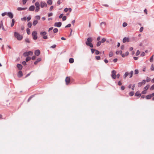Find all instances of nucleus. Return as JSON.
<instances>
[{"label": "nucleus", "instance_id": "nucleus-1", "mask_svg": "<svg viewBox=\"0 0 154 154\" xmlns=\"http://www.w3.org/2000/svg\"><path fill=\"white\" fill-rule=\"evenodd\" d=\"M14 33L15 37L18 40L20 41L23 38V36L20 35L19 33L16 32H14Z\"/></svg>", "mask_w": 154, "mask_h": 154}, {"label": "nucleus", "instance_id": "nucleus-2", "mask_svg": "<svg viewBox=\"0 0 154 154\" xmlns=\"http://www.w3.org/2000/svg\"><path fill=\"white\" fill-rule=\"evenodd\" d=\"M111 73V76L112 79H115L116 77V71L113 70L112 71Z\"/></svg>", "mask_w": 154, "mask_h": 154}, {"label": "nucleus", "instance_id": "nucleus-3", "mask_svg": "<svg viewBox=\"0 0 154 154\" xmlns=\"http://www.w3.org/2000/svg\"><path fill=\"white\" fill-rule=\"evenodd\" d=\"M37 33L35 31H33L32 33V35L33 37V39L34 40H36L37 38Z\"/></svg>", "mask_w": 154, "mask_h": 154}, {"label": "nucleus", "instance_id": "nucleus-4", "mask_svg": "<svg viewBox=\"0 0 154 154\" xmlns=\"http://www.w3.org/2000/svg\"><path fill=\"white\" fill-rule=\"evenodd\" d=\"M93 41L91 37H89L87 39V41L85 43L86 45L88 44L91 43Z\"/></svg>", "mask_w": 154, "mask_h": 154}, {"label": "nucleus", "instance_id": "nucleus-5", "mask_svg": "<svg viewBox=\"0 0 154 154\" xmlns=\"http://www.w3.org/2000/svg\"><path fill=\"white\" fill-rule=\"evenodd\" d=\"M62 25V23L60 22H56L54 23V26L55 27H60Z\"/></svg>", "mask_w": 154, "mask_h": 154}, {"label": "nucleus", "instance_id": "nucleus-6", "mask_svg": "<svg viewBox=\"0 0 154 154\" xmlns=\"http://www.w3.org/2000/svg\"><path fill=\"white\" fill-rule=\"evenodd\" d=\"M40 6L42 8H43L44 7H47V5L46 3L41 2H40Z\"/></svg>", "mask_w": 154, "mask_h": 154}, {"label": "nucleus", "instance_id": "nucleus-7", "mask_svg": "<svg viewBox=\"0 0 154 154\" xmlns=\"http://www.w3.org/2000/svg\"><path fill=\"white\" fill-rule=\"evenodd\" d=\"M106 23L105 22H102L100 24L101 28L102 29L104 28L106 26Z\"/></svg>", "mask_w": 154, "mask_h": 154}, {"label": "nucleus", "instance_id": "nucleus-8", "mask_svg": "<svg viewBox=\"0 0 154 154\" xmlns=\"http://www.w3.org/2000/svg\"><path fill=\"white\" fill-rule=\"evenodd\" d=\"M70 81V78L69 77H67L65 79V82H66V84L68 85Z\"/></svg>", "mask_w": 154, "mask_h": 154}, {"label": "nucleus", "instance_id": "nucleus-9", "mask_svg": "<svg viewBox=\"0 0 154 154\" xmlns=\"http://www.w3.org/2000/svg\"><path fill=\"white\" fill-rule=\"evenodd\" d=\"M40 53V51L39 50H37L35 51V54L36 56H38Z\"/></svg>", "mask_w": 154, "mask_h": 154}, {"label": "nucleus", "instance_id": "nucleus-10", "mask_svg": "<svg viewBox=\"0 0 154 154\" xmlns=\"http://www.w3.org/2000/svg\"><path fill=\"white\" fill-rule=\"evenodd\" d=\"M122 42L124 43L126 42H129V39L128 38L125 37L123 39Z\"/></svg>", "mask_w": 154, "mask_h": 154}, {"label": "nucleus", "instance_id": "nucleus-11", "mask_svg": "<svg viewBox=\"0 0 154 154\" xmlns=\"http://www.w3.org/2000/svg\"><path fill=\"white\" fill-rule=\"evenodd\" d=\"M8 15L11 18H12L13 17V15L11 12H8Z\"/></svg>", "mask_w": 154, "mask_h": 154}, {"label": "nucleus", "instance_id": "nucleus-12", "mask_svg": "<svg viewBox=\"0 0 154 154\" xmlns=\"http://www.w3.org/2000/svg\"><path fill=\"white\" fill-rule=\"evenodd\" d=\"M35 9V6L34 5H32L30 6L29 9V11H32L34 10Z\"/></svg>", "mask_w": 154, "mask_h": 154}, {"label": "nucleus", "instance_id": "nucleus-13", "mask_svg": "<svg viewBox=\"0 0 154 154\" xmlns=\"http://www.w3.org/2000/svg\"><path fill=\"white\" fill-rule=\"evenodd\" d=\"M17 68L21 70L23 68L21 64H17Z\"/></svg>", "mask_w": 154, "mask_h": 154}, {"label": "nucleus", "instance_id": "nucleus-14", "mask_svg": "<svg viewBox=\"0 0 154 154\" xmlns=\"http://www.w3.org/2000/svg\"><path fill=\"white\" fill-rule=\"evenodd\" d=\"M23 75V73L21 71H19L18 73L17 76L19 77H22Z\"/></svg>", "mask_w": 154, "mask_h": 154}, {"label": "nucleus", "instance_id": "nucleus-15", "mask_svg": "<svg viewBox=\"0 0 154 154\" xmlns=\"http://www.w3.org/2000/svg\"><path fill=\"white\" fill-rule=\"evenodd\" d=\"M26 9H27L26 8H21V7H18L17 8V10L19 11H20L24 10H26Z\"/></svg>", "mask_w": 154, "mask_h": 154}, {"label": "nucleus", "instance_id": "nucleus-16", "mask_svg": "<svg viewBox=\"0 0 154 154\" xmlns=\"http://www.w3.org/2000/svg\"><path fill=\"white\" fill-rule=\"evenodd\" d=\"M135 95L136 96L140 97L141 96V94L140 93L139 91H137L135 93Z\"/></svg>", "mask_w": 154, "mask_h": 154}, {"label": "nucleus", "instance_id": "nucleus-17", "mask_svg": "<svg viewBox=\"0 0 154 154\" xmlns=\"http://www.w3.org/2000/svg\"><path fill=\"white\" fill-rule=\"evenodd\" d=\"M46 34V32L45 31L41 32H40V35L42 36H44Z\"/></svg>", "mask_w": 154, "mask_h": 154}, {"label": "nucleus", "instance_id": "nucleus-18", "mask_svg": "<svg viewBox=\"0 0 154 154\" xmlns=\"http://www.w3.org/2000/svg\"><path fill=\"white\" fill-rule=\"evenodd\" d=\"M129 74V73L128 72H126L123 76L124 78L125 79Z\"/></svg>", "mask_w": 154, "mask_h": 154}, {"label": "nucleus", "instance_id": "nucleus-19", "mask_svg": "<svg viewBox=\"0 0 154 154\" xmlns=\"http://www.w3.org/2000/svg\"><path fill=\"white\" fill-rule=\"evenodd\" d=\"M69 61L70 63H73L74 62V60L73 58H70L69 60Z\"/></svg>", "mask_w": 154, "mask_h": 154}, {"label": "nucleus", "instance_id": "nucleus-20", "mask_svg": "<svg viewBox=\"0 0 154 154\" xmlns=\"http://www.w3.org/2000/svg\"><path fill=\"white\" fill-rule=\"evenodd\" d=\"M49 35L50 36V38H53L54 37V35L53 34L52 32H50L49 33Z\"/></svg>", "mask_w": 154, "mask_h": 154}, {"label": "nucleus", "instance_id": "nucleus-21", "mask_svg": "<svg viewBox=\"0 0 154 154\" xmlns=\"http://www.w3.org/2000/svg\"><path fill=\"white\" fill-rule=\"evenodd\" d=\"M14 22H15L14 20V19H12V22H11V27H12L14 26Z\"/></svg>", "mask_w": 154, "mask_h": 154}, {"label": "nucleus", "instance_id": "nucleus-22", "mask_svg": "<svg viewBox=\"0 0 154 154\" xmlns=\"http://www.w3.org/2000/svg\"><path fill=\"white\" fill-rule=\"evenodd\" d=\"M38 21L37 20H35L33 21L32 24L34 26H35L38 23Z\"/></svg>", "mask_w": 154, "mask_h": 154}, {"label": "nucleus", "instance_id": "nucleus-23", "mask_svg": "<svg viewBox=\"0 0 154 154\" xmlns=\"http://www.w3.org/2000/svg\"><path fill=\"white\" fill-rule=\"evenodd\" d=\"M151 97V96L150 94L147 95L146 97V98L147 99H150Z\"/></svg>", "mask_w": 154, "mask_h": 154}, {"label": "nucleus", "instance_id": "nucleus-24", "mask_svg": "<svg viewBox=\"0 0 154 154\" xmlns=\"http://www.w3.org/2000/svg\"><path fill=\"white\" fill-rule=\"evenodd\" d=\"M133 74V72L132 70L129 73V74H130L129 78H131L132 77Z\"/></svg>", "mask_w": 154, "mask_h": 154}, {"label": "nucleus", "instance_id": "nucleus-25", "mask_svg": "<svg viewBox=\"0 0 154 154\" xmlns=\"http://www.w3.org/2000/svg\"><path fill=\"white\" fill-rule=\"evenodd\" d=\"M149 85H147L144 88V89L146 91L149 88Z\"/></svg>", "mask_w": 154, "mask_h": 154}, {"label": "nucleus", "instance_id": "nucleus-26", "mask_svg": "<svg viewBox=\"0 0 154 154\" xmlns=\"http://www.w3.org/2000/svg\"><path fill=\"white\" fill-rule=\"evenodd\" d=\"M86 45L87 46H89L91 48H93V45L91 43H89V44H87V45Z\"/></svg>", "mask_w": 154, "mask_h": 154}, {"label": "nucleus", "instance_id": "nucleus-27", "mask_svg": "<svg viewBox=\"0 0 154 154\" xmlns=\"http://www.w3.org/2000/svg\"><path fill=\"white\" fill-rule=\"evenodd\" d=\"M47 3L49 5H51L52 3V2L51 0H49L47 1Z\"/></svg>", "mask_w": 154, "mask_h": 154}, {"label": "nucleus", "instance_id": "nucleus-28", "mask_svg": "<svg viewBox=\"0 0 154 154\" xmlns=\"http://www.w3.org/2000/svg\"><path fill=\"white\" fill-rule=\"evenodd\" d=\"M28 56L29 55H32L33 54V52L31 51H29L27 52Z\"/></svg>", "mask_w": 154, "mask_h": 154}, {"label": "nucleus", "instance_id": "nucleus-29", "mask_svg": "<svg viewBox=\"0 0 154 154\" xmlns=\"http://www.w3.org/2000/svg\"><path fill=\"white\" fill-rule=\"evenodd\" d=\"M134 94V92L133 91H131L129 93V95L131 96H132Z\"/></svg>", "mask_w": 154, "mask_h": 154}, {"label": "nucleus", "instance_id": "nucleus-30", "mask_svg": "<svg viewBox=\"0 0 154 154\" xmlns=\"http://www.w3.org/2000/svg\"><path fill=\"white\" fill-rule=\"evenodd\" d=\"M32 25V23L30 22H29L27 24V26L28 27H29V28L31 27Z\"/></svg>", "mask_w": 154, "mask_h": 154}, {"label": "nucleus", "instance_id": "nucleus-31", "mask_svg": "<svg viewBox=\"0 0 154 154\" xmlns=\"http://www.w3.org/2000/svg\"><path fill=\"white\" fill-rule=\"evenodd\" d=\"M101 43V41H98L97 43V44H96L97 46V47L99 46L100 45Z\"/></svg>", "mask_w": 154, "mask_h": 154}, {"label": "nucleus", "instance_id": "nucleus-32", "mask_svg": "<svg viewBox=\"0 0 154 154\" xmlns=\"http://www.w3.org/2000/svg\"><path fill=\"white\" fill-rule=\"evenodd\" d=\"M36 7H40V4L38 2H36L35 4Z\"/></svg>", "mask_w": 154, "mask_h": 154}, {"label": "nucleus", "instance_id": "nucleus-33", "mask_svg": "<svg viewBox=\"0 0 154 154\" xmlns=\"http://www.w3.org/2000/svg\"><path fill=\"white\" fill-rule=\"evenodd\" d=\"M53 31L54 33H56L58 32V29L57 28H54Z\"/></svg>", "mask_w": 154, "mask_h": 154}, {"label": "nucleus", "instance_id": "nucleus-34", "mask_svg": "<svg viewBox=\"0 0 154 154\" xmlns=\"http://www.w3.org/2000/svg\"><path fill=\"white\" fill-rule=\"evenodd\" d=\"M26 32L28 35L30 34V30L29 29V28H27L26 29Z\"/></svg>", "mask_w": 154, "mask_h": 154}, {"label": "nucleus", "instance_id": "nucleus-35", "mask_svg": "<svg viewBox=\"0 0 154 154\" xmlns=\"http://www.w3.org/2000/svg\"><path fill=\"white\" fill-rule=\"evenodd\" d=\"M106 39L105 38H103L102 40L101 41V42L102 43L106 41Z\"/></svg>", "mask_w": 154, "mask_h": 154}, {"label": "nucleus", "instance_id": "nucleus-36", "mask_svg": "<svg viewBox=\"0 0 154 154\" xmlns=\"http://www.w3.org/2000/svg\"><path fill=\"white\" fill-rule=\"evenodd\" d=\"M40 9L39 7H36V9H35V11L37 12H38Z\"/></svg>", "mask_w": 154, "mask_h": 154}, {"label": "nucleus", "instance_id": "nucleus-37", "mask_svg": "<svg viewBox=\"0 0 154 154\" xmlns=\"http://www.w3.org/2000/svg\"><path fill=\"white\" fill-rule=\"evenodd\" d=\"M113 55V53L112 52H110L109 54V57H112Z\"/></svg>", "mask_w": 154, "mask_h": 154}, {"label": "nucleus", "instance_id": "nucleus-38", "mask_svg": "<svg viewBox=\"0 0 154 154\" xmlns=\"http://www.w3.org/2000/svg\"><path fill=\"white\" fill-rule=\"evenodd\" d=\"M23 55L25 57H26V56H28L27 52H24L23 54Z\"/></svg>", "mask_w": 154, "mask_h": 154}, {"label": "nucleus", "instance_id": "nucleus-39", "mask_svg": "<svg viewBox=\"0 0 154 154\" xmlns=\"http://www.w3.org/2000/svg\"><path fill=\"white\" fill-rule=\"evenodd\" d=\"M31 59V57H27L26 59V62H28Z\"/></svg>", "mask_w": 154, "mask_h": 154}, {"label": "nucleus", "instance_id": "nucleus-40", "mask_svg": "<svg viewBox=\"0 0 154 154\" xmlns=\"http://www.w3.org/2000/svg\"><path fill=\"white\" fill-rule=\"evenodd\" d=\"M25 42L27 43H29L30 42L29 39L28 38H26L25 39Z\"/></svg>", "mask_w": 154, "mask_h": 154}, {"label": "nucleus", "instance_id": "nucleus-41", "mask_svg": "<svg viewBox=\"0 0 154 154\" xmlns=\"http://www.w3.org/2000/svg\"><path fill=\"white\" fill-rule=\"evenodd\" d=\"M95 58L97 60H99L100 59V57L99 56H95Z\"/></svg>", "mask_w": 154, "mask_h": 154}, {"label": "nucleus", "instance_id": "nucleus-42", "mask_svg": "<svg viewBox=\"0 0 154 154\" xmlns=\"http://www.w3.org/2000/svg\"><path fill=\"white\" fill-rule=\"evenodd\" d=\"M1 23H2V21H1ZM2 29L3 30L5 31H6V30L4 28L3 25L2 24Z\"/></svg>", "mask_w": 154, "mask_h": 154}, {"label": "nucleus", "instance_id": "nucleus-43", "mask_svg": "<svg viewBox=\"0 0 154 154\" xmlns=\"http://www.w3.org/2000/svg\"><path fill=\"white\" fill-rule=\"evenodd\" d=\"M35 18L36 19H37L38 20H39L40 18V17L39 16L37 15V16H35Z\"/></svg>", "mask_w": 154, "mask_h": 154}, {"label": "nucleus", "instance_id": "nucleus-44", "mask_svg": "<svg viewBox=\"0 0 154 154\" xmlns=\"http://www.w3.org/2000/svg\"><path fill=\"white\" fill-rule=\"evenodd\" d=\"M139 71L138 69H135L134 71V74H137L138 73Z\"/></svg>", "mask_w": 154, "mask_h": 154}, {"label": "nucleus", "instance_id": "nucleus-45", "mask_svg": "<svg viewBox=\"0 0 154 154\" xmlns=\"http://www.w3.org/2000/svg\"><path fill=\"white\" fill-rule=\"evenodd\" d=\"M66 17L65 16H64L62 18V20L64 21L66 20Z\"/></svg>", "mask_w": 154, "mask_h": 154}, {"label": "nucleus", "instance_id": "nucleus-46", "mask_svg": "<svg viewBox=\"0 0 154 154\" xmlns=\"http://www.w3.org/2000/svg\"><path fill=\"white\" fill-rule=\"evenodd\" d=\"M127 25V23L124 22L123 23L122 26L123 27H126Z\"/></svg>", "mask_w": 154, "mask_h": 154}, {"label": "nucleus", "instance_id": "nucleus-47", "mask_svg": "<svg viewBox=\"0 0 154 154\" xmlns=\"http://www.w3.org/2000/svg\"><path fill=\"white\" fill-rule=\"evenodd\" d=\"M34 97L33 95H32L28 99V101L29 102L31 99Z\"/></svg>", "mask_w": 154, "mask_h": 154}, {"label": "nucleus", "instance_id": "nucleus-48", "mask_svg": "<svg viewBox=\"0 0 154 154\" xmlns=\"http://www.w3.org/2000/svg\"><path fill=\"white\" fill-rule=\"evenodd\" d=\"M153 55L151 57V58H150V60H150V62H152V61H153Z\"/></svg>", "mask_w": 154, "mask_h": 154}, {"label": "nucleus", "instance_id": "nucleus-49", "mask_svg": "<svg viewBox=\"0 0 154 154\" xmlns=\"http://www.w3.org/2000/svg\"><path fill=\"white\" fill-rule=\"evenodd\" d=\"M150 81V79L149 77H147L146 78V82H149Z\"/></svg>", "mask_w": 154, "mask_h": 154}, {"label": "nucleus", "instance_id": "nucleus-50", "mask_svg": "<svg viewBox=\"0 0 154 154\" xmlns=\"http://www.w3.org/2000/svg\"><path fill=\"white\" fill-rule=\"evenodd\" d=\"M151 70L152 71L154 70V66L153 65H152L151 66Z\"/></svg>", "mask_w": 154, "mask_h": 154}, {"label": "nucleus", "instance_id": "nucleus-51", "mask_svg": "<svg viewBox=\"0 0 154 154\" xmlns=\"http://www.w3.org/2000/svg\"><path fill=\"white\" fill-rule=\"evenodd\" d=\"M143 27H140V32H143Z\"/></svg>", "mask_w": 154, "mask_h": 154}, {"label": "nucleus", "instance_id": "nucleus-52", "mask_svg": "<svg viewBox=\"0 0 154 154\" xmlns=\"http://www.w3.org/2000/svg\"><path fill=\"white\" fill-rule=\"evenodd\" d=\"M91 53L92 54H93V53H94V51H96V50H95L94 49H93V48L91 49Z\"/></svg>", "mask_w": 154, "mask_h": 154}, {"label": "nucleus", "instance_id": "nucleus-53", "mask_svg": "<svg viewBox=\"0 0 154 154\" xmlns=\"http://www.w3.org/2000/svg\"><path fill=\"white\" fill-rule=\"evenodd\" d=\"M100 52L97 50L95 51V54L97 55L99 54H100Z\"/></svg>", "mask_w": 154, "mask_h": 154}, {"label": "nucleus", "instance_id": "nucleus-54", "mask_svg": "<svg viewBox=\"0 0 154 154\" xmlns=\"http://www.w3.org/2000/svg\"><path fill=\"white\" fill-rule=\"evenodd\" d=\"M71 25L70 24H69L68 25H66L65 27V28H67V27H71Z\"/></svg>", "mask_w": 154, "mask_h": 154}, {"label": "nucleus", "instance_id": "nucleus-55", "mask_svg": "<svg viewBox=\"0 0 154 154\" xmlns=\"http://www.w3.org/2000/svg\"><path fill=\"white\" fill-rule=\"evenodd\" d=\"M140 52L139 50H137L136 53V56L139 55L140 54Z\"/></svg>", "mask_w": 154, "mask_h": 154}, {"label": "nucleus", "instance_id": "nucleus-56", "mask_svg": "<svg viewBox=\"0 0 154 154\" xmlns=\"http://www.w3.org/2000/svg\"><path fill=\"white\" fill-rule=\"evenodd\" d=\"M146 81L145 80H142V82H141L143 85L145 84L146 83Z\"/></svg>", "mask_w": 154, "mask_h": 154}, {"label": "nucleus", "instance_id": "nucleus-57", "mask_svg": "<svg viewBox=\"0 0 154 154\" xmlns=\"http://www.w3.org/2000/svg\"><path fill=\"white\" fill-rule=\"evenodd\" d=\"M42 59L41 58H39L37 59L36 61L38 62L40 61Z\"/></svg>", "mask_w": 154, "mask_h": 154}, {"label": "nucleus", "instance_id": "nucleus-58", "mask_svg": "<svg viewBox=\"0 0 154 154\" xmlns=\"http://www.w3.org/2000/svg\"><path fill=\"white\" fill-rule=\"evenodd\" d=\"M22 1L23 5H25L27 1L26 0H23Z\"/></svg>", "mask_w": 154, "mask_h": 154}, {"label": "nucleus", "instance_id": "nucleus-59", "mask_svg": "<svg viewBox=\"0 0 154 154\" xmlns=\"http://www.w3.org/2000/svg\"><path fill=\"white\" fill-rule=\"evenodd\" d=\"M26 17H23V18H22L21 19V20H22V21H23V20H24V21H25L26 20Z\"/></svg>", "mask_w": 154, "mask_h": 154}, {"label": "nucleus", "instance_id": "nucleus-60", "mask_svg": "<svg viewBox=\"0 0 154 154\" xmlns=\"http://www.w3.org/2000/svg\"><path fill=\"white\" fill-rule=\"evenodd\" d=\"M135 85L134 84L132 87L131 89L132 90H134V87L135 86Z\"/></svg>", "mask_w": 154, "mask_h": 154}, {"label": "nucleus", "instance_id": "nucleus-61", "mask_svg": "<svg viewBox=\"0 0 154 154\" xmlns=\"http://www.w3.org/2000/svg\"><path fill=\"white\" fill-rule=\"evenodd\" d=\"M146 91H145L144 90L142 91L141 94H146Z\"/></svg>", "mask_w": 154, "mask_h": 154}, {"label": "nucleus", "instance_id": "nucleus-62", "mask_svg": "<svg viewBox=\"0 0 154 154\" xmlns=\"http://www.w3.org/2000/svg\"><path fill=\"white\" fill-rule=\"evenodd\" d=\"M150 89L153 90L154 89V85H153L150 88Z\"/></svg>", "mask_w": 154, "mask_h": 154}, {"label": "nucleus", "instance_id": "nucleus-63", "mask_svg": "<svg viewBox=\"0 0 154 154\" xmlns=\"http://www.w3.org/2000/svg\"><path fill=\"white\" fill-rule=\"evenodd\" d=\"M145 55V53L144 52H143L141 54L140 56L142 57H143Z\"/></svg>", "mask_w": 154, "mask_h": 154}, {"label": "nucleus", "instance_id": "nucleus-64", "mask_svg": "<svg viewBox=\"0 0 154 154\" xmlns=\"http://www.w3.org/2000/svg\"><path fill=\"white\" fill-rule=\"evenodd\" d=\"M143 84L141 82H140L138 83V85L139 87L141 86Z\"/></svg>", "mask_w": 154, "mask_h": 154}]
</instances>
